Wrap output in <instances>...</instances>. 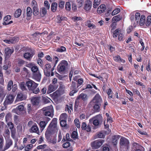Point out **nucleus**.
<instances>
[{
  "mask_svg": "<svg viewBox=\"0 0 151 151\" xmlns=\"http://www.w3.org/2000/svg\"><path fill=\"white\" fill-rule=\"evenodd\" d=\"M113 59L115 61L118 63H120L121 57L119 55H118L114 57Z\"/></svg>",
  "mask_w": 151,
  "mask_h": 151,
  "instance_id": "obj_58",
  "label": "nucleus"
},
{
  "mask_svg": "<svg viewBox=\"0 0 151 151\" xmlns=\"http://www.w3.org/2000/svg\"><path fill=\"white\" fill-rule=\"evenodd\" d=\"M86 96H87L86 94L82 93L79 96L77 97V99H78L81 98L83 100L85 101L86 99Z\"/></svg>",
  "mask_w": 151,
  "mask_h": 151,
  "instance_id": "obj_42",
  "label": "nucleus"
},
{
  "mask_svg": "<svg viewBox=\"0 0 151 151\" xmlns=\"http://www.w3.org/2000/svg\"><path fill=\"white\" fill-rule=\"evenodd\" d=\"M120 11V9L117 8L114 9L112 12L111 14L112 16H114L115 15L118 14Z\"/></svg>",
  "mask_w": 151,
  "mask_h": 151,
  "instance_id": "obj_47",
  "label": "nucleus"
},
{
  "mask_svg": "<svg viewBox=\"0 0 151 151\" xmlns=\"http://www.w3.org/2000/svg\"><path fill=\"white\" fill-rule=\"evenodd\" d=\"M25 66L30 68L31 70L33 73L39 71L38 67L33 63H29L27 64Z\"/></svg>",
  "mask_w": 151,
  "mask_h": 151,
  "instance_id": "obj_14",
  "label": "nucleus"
},
{
  "mask_svg": "<svg viewBox=\"0 0 151 151\" xmlns=\"http://www.w3.org/2000/svg\"><path fill=\"white\" fill-rule=\"evenodd\" d=\"M92 2L90 1L87 0L85 2L84 6V9L86 11L90 10L92 6Z\"/></svg>",
  "mask_w": 151,
  "mask_h": 151,
  "instance_id": "obj_22",
  "label": "nucleus"
},
{
  "mask_svg": "<svg viewBox=\"0 0 151 151\" xmlns=\"http://www.w3.org/2000/svg\"><path fill=\"white\" fill-rule=\"evenodd\" d=\"M13 81L12 80L8 82L7 86V90L9 91L12 88V86H13Z\"/></svg>",
  "mask_w": 151,
  "mask_h": 151,
  "instance_id": "obj_45",
  "label": "nucleus"
},
{
  "mask_svg": "<svg viewBox=\"0 0 151 151\" xmlns=\"http://www.w3.org/2000/svg\"><path fill=\"white\" fill-rule=\"evenodd\" d=\"M47 13L46 9L44 7H42L40 10V13L42 17L45 15Z\"/></svg>",
  "mask_w": 151,
  "mask_h": 151,
  "instance_id": "obj_38",
  "label": "nucleus"
},
{
  "mask_svg": "<svg viewBox=\"0 0 151 151\" xmlns=\"http://www.w3.org/2000/svg\"><path fill=\"white\" fill-rule=\"evenodd\" d=\"M135 14V19H139L140 17V13L139 12L135 13V12H133L131 13L130 15V17L131 19H133Z\"/></svg>",
  "mask_w": 151,
  "mask_h": 151,
  "instance_id": "obj_24",
  "label": "nucleus"
},
{
  "mask_svg": "<svg viewBox=\"0 0 151 151\" xmlns=\"http://www.w3.org/2000/svg\"><path fill=\"white\" fill-rule=\"evenodd\" d=\"M27 98L26 93L25 94L22 92H19L18 93L16 100L17 101H21L25 100Z\"/></svg>",
  "mask_w": 151,
  "mask_h": 151,
  "instance_id": "obj_17",
  "label": "nucleus"
},
{
  "mask_svg": "<svg viewBox=\"0 0 151 151\" xmlns=\"http://www.w3.org/2000/svg\"><path fill=\"white\" fill-rule=\"evenodd\" d=\"M72 139L70 138L69 137V134L68 133H67L66 134V137L64 136L63 139L62 141V143L65 142L70 141Z\"/></svg>",
  "mask_w": 151,
  "mask_h": 151,
  "instance_id": "obj_32",
  "label": "nucleus"
},
{
  "mask_svg": "<svg viewBox=\"0 0 151 151\" xmlns=\"http://www.w3.org/2000/svg\"><path fill=\"white\" fill-rule=\"evenodd\" d=\"M31 6L32 7V9L38 7L37 3L35 0H33L32 1L31 3Z\"/></svg>",
  "mask_w": 151,
  "mask_h": 151,
  "instance_id": "obj_53",
  "label": "nucleus"
},
{
  "mask_svg": "<svg viewBox=\"0 0 151 151\" xmlns=\"http://www.w3.org/2000/svg\"><path fill=\"white\" fill-rule=\"evenodd\" d=\"M22 12V10L20 9H18L16 10L14 14L15 18L19 17L21 15Z\"/></svg>",
  "mask_w": 151,
  "mask_h": 151,
  "instance_id": "obj_28",
  "label": "nucleus"
},
{
  "mask_svg": "<svg viewBox=\"0 0 151 151\" xmlns=\"http://www.w3.org/2000/svg\"><path fill=\"white\" fill-rule=\"evenodd\" d=\"M151 24V19H140L139 24L141 26L145 25L147 26H149Z\"/></svg>",
  "mask_w": 151,
  "mask_h": 151,
  "instance_id": "obj_18",
  "label": "nucleus"
},
{
  "mask_svg": "<svg viewBox=\"0 0 151 151\" xmlns=\"http://www.w3.org/2000/svg\"><path fill=\"white\" fill-rule=\"evenodd\" d=\"M66 9L67 11H69L70 9V4L69 2H67L65 5Z\"/></svg>",
  "mask_w": 151,
  "mask_h": 151,
  "instance_id": "obj_61",
  "label": "nucleus"
},
{
  "mask_svg": "<svg viewBox=\"0 0 151 151\" xmlns=\"http://www.w3.org/2000/svg\"><path fill=\"white\" fill-rule=\"evenodd\" d=\"M102 103V99L99 93L96 94L93 99L89 103L92 106L95 112H99L101 109L100 107Z\"/></svg>",
  "mask_w": 151,
  "mask_h": 151,
  "instance_id": "obj_2",
  "label": "nucleus"
},
{
  "mask_svg": "<svg viewBox=\"0 0 151 151\" xmlns=\"http://www.w3.org/2000/svg\"><path fill=\"white\" fill-rule=\"evenodd\" d=\"M58 6L57 3L56 2H54L52 4L51 7V9L52 11L53 12H56Z\"/></svg>",
  "mask_w": 151,
  "mask_h": 151,
  "instance_id": "obj_35",
  "label": "nucleus"
},
{
  "mask_svg": "<svg viewBox=\"0 0 151 151\" xmlns=\"http://www.w3.org/2000/svg\"><path fill=\"white\" fill-rule=\"evenodd\" d=\"M66 51V48L64 46H62L60 48H58L56 49V51L62 52Z\"/></svg>",
  "mask_w": 151,
  "mask_h": 151,
  "instance_id": "obj_49",
  "label": "nucleus"
},
{
  "mask_svg": "<svg viewBox=\"0 0 151 151\" xmlns=\"http://www.w3.org/2000/svg\"><path fill=\"white\" fill-rule=\"evenodd\" d=\"M9 19H5L4 22L3 23V25H7L13 23V21H9Z\"/></svg>",
  "mask_w": 151,
  "mask_h": 151,
  "instance_id": "obj_59",
  "label": "nucleus"
},
{
  "mask_svg": "<svg viewBox=\"0 0 151 151\" xmlns=\"http://www.w3.org/2000/svg\"><path fill=\"white\" fill-rule=\"evenodd\" d=\"M81 128L83 130H86L87 132H89L91 131V127L89 125L87 127V125L84 122H83L81 125Z\"/></svg>",
  "mask_w": 151,
  "mask_h": 151,
  "instance_id": "obj_25",
  "label": "nucleus"
},
{
  "mask_svg": "<svg viewBox=\"0 0 151 151\" xmlns=\"http://www.w3.org/2000/svg\"><path fill=\"white\" fill-rule=\"evenodd\" d=\"M37 63L40 66V67L42 69L43 68V62L41 59L38 58L37 60Z\"/></svg>",
  "mask_w": 151,
  "mask_h": 151,
  "instance_id": "obj_54",
  "label": "nucleus"
},
{
  "mask_svg": "<svg viewBox=\"0 0 151 151\" xmlns=\"http://www.w3.org/2000/svg\"><path fill=\"white\" fill-rule=\"evenodd\" d=\"M58 80L56 78L52 79V83L49 85L48 88L47 93H50L55 91L58 88V84L57 83Z\"/></svg>",
  "mask_w": 151,
  "mask_h": 151,
  "instance_id": "obj_5",
  "label": "nucleus"
},
{
  "mask_svg": "<svg viewBox=\"0 0 151 151\" xmlns=\"http://www.w3.org/2000/svg\"><path fill=\"white\" fill-rule=\"evenodd\" d=\"M31 105L30 104H28L27 106V112L29 114L31 113L32 111V109L31 107Z\"/></svg>",
  "mask_w": 151,
  "mask_h": 151,
  "instance_id": "obj_64",
  "label": "nucleus"
},
{
  "mask_svg": "<svg viewBox=\"0 0 151 151\" xmlns=\"http://www.w3.org/2000/svg\"><path fill=\"white\" fill-rule=\"evenodd\" d=\"M84 0H76V7L80 8L84 4Z\"/></svg>",
  "mask_w": 151,
  "mask_h": 151,
  "instance_id": "obj_34",
  "label": "nucleus"
},
{
  "mask_svg": "<svg viewBox=\"0 0 151 151\" xmlns=\"http://www.w3.org/2000/svg\"><path fill=\"white\" fill-rule=\"evenodd\" d=\"M33 14L35 16L37 15L39 13V9L38 7L33 9Z\"/></svg>",
  "mask_w": 151,
  "mask_h": 151,
  "instance_id": "obj_55",
  "label": "nucleus"
},
{
  "mask_svg": "<svg viewBox=\"0 0 151 151\" xmlns=\"http://www.w3.org/2000/svg\"><path fill=\"white\" fill-rule=\"evenodd\" d=\"M121 19H112V24H111L110 27H111V32L112 30H114L116 28L117 25L116 23L119 21Z\"/></svg>",
  "mask_w": 151,
  "mask_h": 151,
  "instance_id": "obj_23",
  "label": "nucleus"
},
{
  "mask_svg": "<svg viewBox=\"0 0 151 151\" xmlns=\"http://www.w3.org/2000/svg\"><path fill=\"white\" fill-rule=\"evenodd\" d=\"M33 145L32 144H30L27 145L25 147L24 150L25 151H29L32 148Z\"/></svg>",
  "mask_w": 151,
  "mask_h": 151,
  "instance_id": "obj_48",
  "label": "nucleus"
},
{
  "mask_svg": "<svg viewBox=\"0 0 151 151\" xmlns=\"http://www.w3.org/2000/svg\"><path fill=\"white\" fill-rule=\"evenodd\" d=\"M16 131L15 130H12L11 131V135L12 138L14 139H16L15 136Z\"/></svg>",
  "mask_w": 151,
  "mask_h": 151,
  "instance_id": "obj_60",
  "label": "nucleus"
},
{
  "mask_svg": "<svg viewBox=\"0 0 151 151\" xmlns=\"http://www.w3.org/2000/svg\"><path fill=\"white\" fill-rule=\"evenodd\" d=\"M25 62L24 60L22 59H19L18 60L17 62V65L19 67L22 66L24 64Z\"/></svg>",
  "mask_w": 151,
  "mask_h": 151,
  "instance_id": "obj_40",
  "label": "nucleus"
},
{
  "mask_svg": "<svg viewBox=\"0 0 151 151\" xmlns=\"http://www.w3.org/2000/svg\"><path fill=\"white\" fill-rule=\"evenodd\" d=\"M5 139L6 141L4 147H3V151H5L8 149L13 144V141L11 138H9L7 139L5 138Z\"/></svg>",
  "mask_w": 151,
  "mask_h": 151,
  "instance_id": "obj_13",
  "label": "nucleus"
},
{
  "mask_svg": "<svg viewBox=\"0 0 151 151\" xmlns=\"http://www.w3.org/2000/svg\"><path fill=\"white\" fill-rule=\"evenodd\" d=\"M4 140L3 138L0 137V151H3L2 149L4 146Z\"/></svg>",
  "mask_w": 151,
  "mask_h": 151,
  "instance_id": "obj_50",
  "label": "nucleus"
},
{
  "mask_svg": "<svg viewBox=\"0 0 151 151\" xmlns=\"http://www.w3.org/2000/svg\"><path fill=\"white\" fill-rule=\"evenodd\" d=\"M59 89L61 90H63L65 89V86L63 84V83L62 82L60 81L59 82Z\"/></svg>",
  "mask_w": 151,
  "mask_h": 151,
  "instance_id": "obj_62",
  "label": "nucleus"
},
{
  "mask_svg": "<svg viewBox=\"0 0 151 151\" xmlns=\"http://www.w3.org/2000/svg\"><path fill=\"white\" fill-rule=\"evenodd\" d=\"M19 38L18 37H14L11 40L12 43H15L16 42L18 41L19 40Z\"/></svg>",
  "mask_w": 151,
  "mask_h": 151,
  "instance_id": "obj_52",
  "label": "nucleus"
},
{
  "mask_svg": "<svg viewBox=\"0 0 151 151\" xmlns=\"http://www.w3.org/2000/svg\"><path fill=\"white\" fill-rule=\"evenodd\" d=\"M100 0H94L93 2V6L94 8H96L100 4Z\"/></svg>",
  "mask_w": 151,
  "mask_h": 151,
  "instance_id": "obj_46",
  "label": "nucleus"
},
{
  "mask_svg": "<svg viewBox=\"0 0 151 151\" xmlns=\"http://www.w3.org/2000/svg\"><path fill=\"white\" fill-rule=\"evenodd\" d=\"M47 145L45 144H44L43 145H40L37 147L36 148L38 150H40V149H44L45 148Z\"/></svg>",
  "mask_w": 151,
  "mask_h": 151,
  "instance_id": "obj_63",
  "label": "nucleus"
},
{
  "mask_svg": "<svg viewBox=\"0 0 151 151\" xmlns=\"http://www.w3.org/2000/svg\"><path fill=\"white\" fill-rule=\"evenodd\" d=\"M102 116L99 114L96 116L95 118L90 119V122H92L93 125L95 126L93 128L94 129H96L98 128L100 122L102 120Z\"/></svg>",
  "mask_w": 151,
  "mask_h": 151,
  "instance_id": "obj_7",
  "label": "nucleus"
},
{
  "mask_svg": "<svg viewBox=\"0 0 151 151\" xmlns=\"http://www.w3.org/2000/svg\"><path fill=\"white\" fill-rule=\"evenodd\" d=\"M29 52H27L24 53L23 57L27 60L30 61L33 56L35 55V51L32 49L29 50Z\"/></svg>",
  "mask_w": 151,
  "mask_h": 151,
  "instance_id": "obj_11",
  "label": "nucleus"
},
{
  "mask_svg": "<svg viewBox=\"0 0 151 151\" xmlns=\"http://www.w3.org/2000/svg\"><path fill=\"white\" fill-rule=\"evenodd\" d=\"M53 66L55 67L59 61V59L57 56H54L53 57Z\"/></svg>",
  "mask_w": 151,
  "mask_h": 151,
  "instance_id": "obj_44",
  "label": "nucleus"
},
{
  "mask_svg": "<svg viewBox=\"0 0 151 151\" xmlns=\"http://www.w3.org/2000/svg\"><path fill=\"white\" fill-rule=\"evenodd\" d=\"M47 124V122H45V121H42L40 122L39 125L41 132L44 130Z\"/></svg>",
  "mask_w": 151,
  "mask_h": 151,
  "instance_id": "obj_30",
  "label": "nucleus"
},
{
  "mask_svg": "<svg viewBox=\"0 0 151 151\" xmlns=\"http://www.w3.org/2000/svg\"><path fill=\"white\" fill-rule=\"evenodd\" d=\"M24 109V106L22 105H20L18 106L16 108V109H15L16 111V113L17 114H19L18 112L19 113L20 112H22L23 111Z\"/></svg>",
  "mask_w": 151,
  "mask_h": 151,
  "instance_id": "obj_29",
  "label": "nucleus"
},
{
  "mask_svg": "<svg viewBox=\"0 0 151 151\" xmlns=\"http://www.w3.org/2000/svg\"><path fill=\"white\" fill-rule=\"evenodd\" d=\"M4 133V136L5 138H6V137H9L10 132L6 126Z\"/></svg>",
  "mask_w": 151,
  "mask_h": 151,
  "instance_id": "obj_33",
  "label": "nucleus"
},
{
  "mask_svg": "<svg viewBox=\"0 0 151 151\" xmlns=\"http://www.w3.org/2000/svg\"><path fill=\"white\" fill-rule=\"evenodd\" d=\"M85 25L90 29H95L96 26L90 20H88L85 22Z\"/></svg>",
  "mask_w": 151,
  "mask_h": 151,
  "instance_id": "obj_27",
  "label": "nucleus"
},
{
  "mask_svg": "<svg viewBox=\"0 0 151 151\" xmlns=\"http://www.w3.org/2000/svg\"><path fill=\"white\" fill-rule=\"evenodd\" d=\"M83 79L82 78L79 79L77 81V88H78L79 89L80 87L79 86H81L82 85L83 83Z\"/></svg>",
  "mask_w": 151,
  "mask_h": 151,
  "instance_id": "obj_43",
  "label": "nucleus"
},
{
  "mask_svg": "<svg viewBox=\"0 0 151 151\" xmlns=\"http://www.w3.org/2000/svg\"><path fill=\"white\" fill-rule=\"evenodd\" d=\"M26 83L25 84L24 82H23L21 83L20 84V88L22 91H27V89L26 87Z\"/></svg>",
  "mask_w": 151,
  "mask_h": 151,
  "instance_id": "obj_37",
  "label": "nucleus"
},
{
  "mask_svg": "<svg viewBox=\"0 0 151 151\" xmlns=\"http://www.w3.org/2000/svg\"><path fill=\"white\" fill-rule=\"evenodd\" d=\"M27 16L28 17L30 18L32 15V11L30 7H28L26 10Z\"/></svg>",
  "mask_w": 151,
  "mask_h": 151,
  "instance_id": "obj_31",
  "label": "nucleus"
},
{
  "mask_svg": "<svg viewBox=\"0 0 151 151\" xmlns=\"http://www.w3.org/2000/svg\"><path fill=\"white\" fill-rule=\"evenodd\" d=\"M68 142L69 141H67L63 143H64L62 145V146L63 148H66L70 146V143Z\"/></svg>",
  "mask_w": 151,
  "mask_h": 151,
  "instance_id": "obj_51",
  "label": "nucleus"
},
{
  "mask_svg": "<svg viewBox=\"0 0 151 151\" xmlns=\"http://www.w3.org/2000/svg\"><path fill=\"white\" fill-rule=\"evenodd\" d=\"M55 68L53 66L52 68L51 65L49 63L46 64L45 65V68L43 69L44 74L47 77H49L50 76L51 71H53Z\"/></svg>",
  "mask_w": 151,
  "mask_h": 151,
  "instance_id": "obj_8",
  "label": "nucleus"
},
{
  "mask_svg": "<svg viewBox=\"0 0 151 151\" xmlns=\"http://www.w3.org/2000/svg\"><path fill=\"white\" fill-rule=\"evenodd\" d=\"M68 117L67 115L65 113L61 114L59 117V120H66Z\"/></svg>",
  "mask_w": 151,
  "mask_h": 151,
  "instance_id": "obj_41",
  "label": "nucleus"
},
{
  "mask_svg": "<svg viewBox=\"0 0 151 151\" xmlns=\"http://www.w3.org/2000/svg\"><path fill=\"white\" fill-rule=\"evenodd\" d=\"M68 65V63L67 61L65 60H62L57 66L58 72L61 74H64L66 71V69Z\"/></svg>",
  "mask_w": 151,
  "mask_h": 151,
  "instance_id": "obj_4",
  "label": "nucleus"
},
{
  "mask_svg": "<svg viewBox=\"0 0 151 151\" xmlns=\"http://www.w3.org/2000/svg\"><path fill=\"white\" fill-rule=\"evenodd\" d=\"M4 51L6 58H9L13 52L14 50L13 49H11L9 47H8L5 49Z\"/></svg>",
  "mask_w": 151,
  "mask_h": 151,
  "instance_id": "obj_21",
  "label": "nucleus"
},
{
  "mask_svg": "<svg viewBox=\"0 0 151 151\" xmlns=\"http://www.w3.org/2000/svg\"><path fill=\"white\" fill-rule=\"evenodd\" d=\"M65 2L63 1H60L58 3V6L60 8L62 9L64 7Z\"/></svg>",
  "mask_w": 151,
  "mask_h": 151,
  "instance_id": "obj_57",
  "label": "nucleus"
},
{
  "mask_svg": "<svg viewBox=\"0 0 151 151\" xmlns=\"http://www.w3.org/2000/svg\"><path fill=\"white\" fill-rule=\"evenodd\" d=\"M104 142V139H97L91 142V146L93 149H98L102 145Z\"/></svg>",
  "mask_w": 151,
  "mask_h": 151,
  "instance_id": "obj_10",
  "label": "nucleus"
},
{
  "mask_svg": "<svg viewBox=\"0 0 151 151\" xmlns=\"http://www.w3.org/2000/svg\"><path fill=\"white\" fill-rule=\"evenodd\" d=\"M60 120V124L61 127H65L67 128V124L66 123V120Z\"/></svg>",
  "mask_w": 151,
  "mask_h": 151,
  "instance_id": "obj_39",
  "label": "nucleus"
},
{
  "mask_svg": "<svg viewBox=\"0 0 151 151\" xmlns=\"http://www.w3.org/2000/svg\"><path fill=\"white\" fill-rule=\"evenodd\" d=\"M106 9V6L104 4H101L98 8L97 12L98 13L101 14L104 12Z\"/></svg>",
  "mask_w": 151,
  "mask_h": 151,
  "instance_id": "obj_26",
  "label": "nucleus"
},
{
  "mask_svg": "<svg viewBox=\"0 0 151 151\" xmlns=\"http://www.w3.org/2000/svg\"><path fill=\"white\" fill-rule=\"evenodd\" d=\"M28 126L31 127L29 129V132L31 133H39L40 131L37 124L33 121H29L27 124Z\"/></svg>",
  "mask_w": 151,
  "mask_h": 151,
  "instance_id": "obj_6",
  "label": "nucleus"
},
{
  "mask_svg": "<svg viewBox=\"0 0 151 151\" xmlns=\"http://www.w3.org/2000/svg\"><path fill=\"white\" fill-rule=\"evenodd\" d=\"M31 101L33 105L38 106L40 101V97H33L32 98Z\"/></svg>",
  "mask_w": 151,
  "mask_h": 151,
  "instance_id": "obj_19",
  "label": "nucleus"
},
{
  "mask_svg": "<svg viewBox=\"0 0 151 151\" xmlns=\"http://www.w3.org/2000/svg\"><path fill=\"white\" fill-rule=\"evenodd\" d=\"M58 131L57 119L53 118L47 127L45 133L46 138L50 139L51 135L54 134Z\"/></svg>",
  "mask_w": 151,
  "mask_h": 151,
  "instance_id": "obj_1",
  "label": "nucleus"
},
{
  "mask_svg": "<svg viewBox=\"0 0 151 151\" xmlns=\"http://www.w3.org/2000/svg\"><path fill=\"white\" fill-rule=\"evenodd\" d=\"M118 36V39L120 41L123 40L124 35L121 33V31L119 29H116L113 32V36L114 38H116Z\"/></svg>",
  "mask_w": 151,
  "mask_h": 151,
  "instance_id": "obj_12",
  "label": "nucleus"
},
{
  "mask_svg": "<svg viewBox=\"0 0 151 151\" xmlns=\"http://www.w3.org/2000/svg\"><path fill=\"white\" fill-rule=\"evenodd\" d=\"M7 125L9 128V129L12 130H14L13 129L14 128V125L13 123L11 122H9L8 123Z\"/></svg>",
  "mask_w": 151,
  "mask_h": 151,
  "instance_id": "obj_56",
  "label": "nucleus"
},
{
  "mask_svg": "<svg viewBox=\"0 0 151 151\" xmlns=\"http://www.w3.org/2000/svg\"><path fill=\"white\" fill-rule=\"evenodd\" d=\"M129 143L128 140L124 137H122L120 139V144L121 146H123L127 148Z\"/></svg>",
  "mask_w": 151,
  "mask_h": 151,
  "instance_id": "obj_16",
  "label": "nucleus"
},
{
  "mask_svg": "<svg viewBox=\"0 0 151 151\" xmlns=\"http://www.w3.org/2000/svg\"><path fill=\"white\" fill-rule=\"evenodd\" d=\"M26 85L29 91H32L33 93L37 94L40 91L39 88H37L38 84L33 81L29 79L26 82Z\"/></svg>",
  "mask_w": 151,
  "mask_h": 151,
  "instance_id": "obj_3",
  "label": "nucleus"
},
{
  "mask_svg": "<svg viewBox=\"0 0 151 151\" xmlns=\"http://www.w3.org/2000/svg\"><path fill=\"white\" fill-rule=\"evenodd\" d=\"M43 114L47 116H50L52 117L53 116L54 109L53 106H50L46 107L45 109Z\"/></svg>",
  "mask_w": 151,
  "mask_h": 151,
  "instance_id": "obj_9",
  "label": "nucleus"
},
{
  "mask_svg": "<svg viewBox=\"0 0 151 151\" xmlns=\"http://www.w3.org/2000/svg\"><path fill=\"white\" fill-rule=\"evenodd\" d=\"M32 78L36 81L40 82L41 78V74L40 71L33 73Z\"/></svg>",
  "mask_w": 151,
  "mask_h": 151,
  "instance_id": "obj_20",
  "label": "nucleus"
},
{
  "mask_svg": "<svg viewBox=\"0 0 151 151\" xmlns=\"http://www.w3.org/2000/svg\"><path fill=\"white\" fill-rule=\"evenodd\" d=\"M14 97L13 95L9 94L7 95L4 103L5 105H7L11 104L13 101Z\"/></svg>",
  "mask_w": 151,
  "mask_h": 151,
  "instance_id": "obj_15",
  "label": "nucleus"
},
{
  "mask_svg": "<svg viewBox=\"0 0 151 151\" xmlns=\"http://www.w3.org/2000/svg\"><path fill=\"white\" fill-rule=\"evenodd\" d=\"M118 138L116 135H114L112 138V142L114 146H116L118 142Z\"/></svg>",
  "mask_w": 151,
  "mask_h": 151,
  "instance_id": "obj_36",
  "label": "nucleus"
}]
</instances>
